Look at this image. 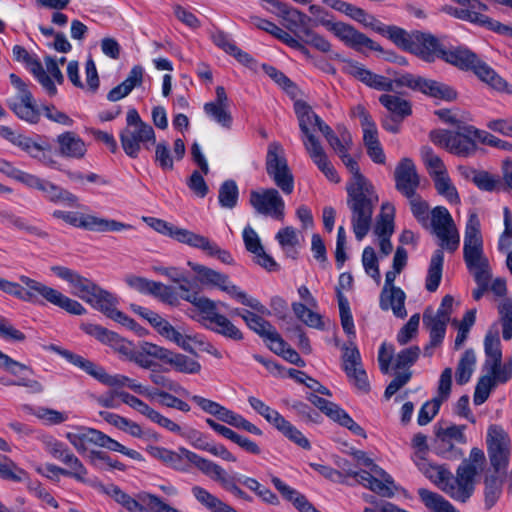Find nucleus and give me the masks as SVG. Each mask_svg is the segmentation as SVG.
<instances>
[{"instance_id": "obj_1", "label": "nucleus", "mask_w": 512, "mask_h": 512, "mask_svg": "<svg viewBox=\"0 0 512 512\" xmlns=\"http://www.w3.org/2000/svg\"><path fill=\"white\" fill-rule=\"evenodd\" d=\"M429 225L440 240V248L435 250L431 257L425 280L427 291L435 292L442 279L443 250L455 252L460 245V235L450 212L444 206H436L432 209Z\"/></svg>"}, {"instance_id": "obj_2", "label": "nucleus", "mask_w": 512, "mask_h": 512, "mask_svg": "<svg viewBox=\"0 0 512 512\" xmlns=\"http://www.w3.org/2000/svg\"><path fill=\"white\" fill-rule=\"evenodd\" d=\"M20 281L26 286V289L17 282L0 277V290L25 302L43 304L42 300H44L74 315H82L86 311L81 303L53 287L24 275L20 277Z\"/></svg>"}, {"instance_id": "obj_3", "label": "nucleus", "mask_w": 512, "mask_h": 512, "mask_svg": "<svg viewBox=\"0 0 512 512\" xmlns=\"http://www.w3.org/2000/svg\"><path fill=\"white\" fill-rule=\"evenodd\" d=\"M463 256L466 266L473 273L477 285L488 287L491 272L488 259L484 255L480 220L475 212L469 214L465 226Z\"/></svg>"}, {"instance_id": "obj_4", "label": "nucleus", "mask_w": 512, "mask_h": 512, "mask_svg": "<svg viewBox=\"0 0 512 512\" xmlns=\"http://www.w3.org/2000/svg\"><path fill=\"white\" fill-rule=\"evenodd\" d=\"M364 84L379 91L390 92L394 91L395 88L406 86L412 90L421 91L435 98L445 100H453L456 98V92L451 87L410 73L402 74L396 79L391 80L370 71Z\"/></svg>"}, {"instance_id": "obj_5", "label": "nucleus", "mask_w": 512, "mask_h": 512, "mask_svg": "<svg viewBox=\"0 0 512 512\" xmlns=\"http://www.w3.org/2000/svg\"><path fill=\"white\" fill-rule=\"evenodd\" d=\"M347 205L351 210V223L355 238L361 241L370 231L374 205L378 196L371 183L347 187Z\"/></svg>"}, {"instance_id": "obj_6", "label": "nucleus", "mask_w": 512, "mask_h": 512, "mask_svg": "<svg viewBox=\"0 0 512 512\" xmlns=\"http://www.w3.org/2000/svg\"><path fill=\"white\" fill-rule=\"evenodd\" d=\"M188 266L195 272L197 280L208 287L217 288L237 300L239 303L250 307L262 315H270V311L256 298L248 296L237 285L230 281L227 274L216 271L205 265L188 261Z\"/></svg>"}, {"instance_id": "obj_7", "label": "nucleus", "mask_w": 512, "mask_h": 512, "mask_svg": "<svg viewBox=\"0 0 512 512\" xmlns=\"http://www.w3.org/2000/svg\"><path fill=\"white\" fill-rule=\"evenodd\" d=\"M442 60L452 64L462 70H472L475 75L499 91L512 93L508 83L502 79L496 72L478 56L465 47H456L445 49L442 53Z\"/></svg>"}, {"instance_id": "obj_8", "label": "nucleus", "mask_w": 512, "mask_h": 512, "mask_svg": "<svg viewBox=\"0 0 512 512\" xmlns=\"http://www.w3.org/2000/svg\"><path fill=\"white\" fill-rule=\"evenodd\" d=\"M309 12L315 16V25L324 26L347 47L358 52H363L364 49L379 52L382 51V48L378 43L358 31L352 25L341 21L334 22L327 19L328 12L322 6L310 5Z\"/></svg>"}, {"instance_id": "obj_9", "label": "nucleus", "mask_w": 512, "mask_h": 512, "mask_svg": "<svg viewBox=\"0 0 512 512\" xmlns=\"http://www.w3.org/2000/svg\"><path fill=\"white\" fill-rule=\"evenodd\" d=\"M119 138L125 154L132 159L138 158L142 148L149 150L156 142L153 127L141 119L135 108L128 110Z\"/></svg>"}, {"instance_id": "obj_10", "label": "nucleus", "mask_w": 512, "mask_h": 512, "mask_svg": "<svg viewBox=\"0 0 512 512\" xmlns=\"http://www.w3.org/2000/svg\"><path fill=\"white\" fill-rule=\"evenodd\" d=\"M265 169L275 186L285 195L293 193L295 186L294 175L288 165L284 149L280 143L271 142L268 145Z\"/></svg>"}, {"instance_id": "obj_11", "label": "nucleus", "mask_w": 512, "mask_h": 512, "mask_svg": "<svg viewBox=\"0 0 512 512\" xmlns=\"http://www.w3.org/2000/svg\"><path fill=\"white\" fill-rule=\"evenodd\" d=\"M181 452L187 458V461L195 465L202 474L218 483L224 490L237 498L252 501V498L237 486L235 476L229 475L222 466L188 449H181Z\"/></svg>"}, {"instance_id": "obj_12", "label": "nucleus", "mask_w": 512, "mask_h": 512, "mask_svg": "<svg viewBox=\"0 0 512 512\" xmlns=\"http://www.w3.org/2000/svg\"><path fill=\"white\" fill-rule=\"evenodd\" d=\"M9 78L18 93L16 97L7 101V106L20 120L32 125L38 124L41 119V111L27 84L14 73L10 74Z\"/></svg>"}, {"instance_id": "obj_13", "label": "nucleus", "mask_w": 512, "mask_h": 512, "mask_svg": "<svg viewBox=\"0 0 512 512\" xmlns=\"http://www.w3.org/2000/svg\"><path fill=\"white\" fill-rule=\"evenodd\" d=\"M52 216L56 219L63 220L65 223L71 226L100 233L109 231H123L132 228L130 224L78 212L55 210L52 213Z\"/></svg>"}, {"instance_id": "obj_14", "label": "nucleus", "mask_w": 512, "mask_h": 512, "mask_svg": "<svg viewBox=\"0 0 512 512\" xmlns=\"http://www.w3.org/2000/svg\"><path fill=\"white\" fill-rule=\"evenodd\" d=\"M487 452L496 473L505 474L511 455V440L508 433L499 425H491L487 431Z\"/></svg>"}, {"instance_id": "obj_15", "label": "nucleus", "mask_w": 512, "mask_h": 512, "mask_svg": "<svg viewBox=\"0 0 512 512\" xmlns=\"http://www.w3.org/2000/svg\"><path fill=\"white\" fill-rule=\"evenodd\" d=\"M365 464L370 467V472L348 469L346 470L347 476L353 477L358 484H361L365 488L383 497H393L395 494L394 490L396 489L393 478L370 459H368Z\"/></svg>"}, {"instance_id": "obj_16", "label": "nucleus", "mask_w": 512, "mask_h": 512, "mask_svg": "<svg viewBox=\"0 0 512 512\" xmlns=\"http://www.w3.org/2000/svg\"><path fill=\"white\" fill-rule=\"evenodd\" d=\"M191 400L205 413L216 417L228 425L238 429H243L251 434L261 436L262 430L256 425L246 420L242 415L224 407L220 403L204 398L199 395H194Z\"/></svg>"}, {"instance_id": "obj_17", "label": "nucleus", "mask_w": 512, "mask_h": 512, "mask_svg": "<svg viewBox=\"0 0 512 512\" xmlns=\"http://www.w3.org/2000/svg\"><path fill=\"white\" fill-rule=\"evenodd\" d=\"M198 310L203 319L209 321L208 328L213 332L233 341H241L244 336L225 315L217 312V303L211 299L198 300Z\"/></svg>"}, {"instance_id": "obj_18", "label": "nucleus", "mask_w": 512, "mask_h": 512, "mask_svg": "<svg viewBox=\"0 0 512 512\" xmlns=\"http://www.w3.org/2000/svg\"><path fill=\"white\" fill-rule=\"evenodd\" d=\"M464 425H446L438 423L434 427L435 439L433 442L434 452L444 458H457L459 451L454 443H465Z\"/></svg>"}, {"instance_id": "obj_19", "label": "nucleus", "mask_w": 512, "mask_h": 512, "mask_svg": "<svg viewBox=\"0 0 512 512\" xmlns=\"http://www.w3.org/2000/svg\"><path fill=\"white\" fill-rule=\"evenodd\" d=\"M249 203L258 214L271 216L280 221L284 219L285 202L276 188L252 190Z\"/></svg>"}, {"instance_id": "obj_20", "label": "nucleus", "mask_w": 512, "mask_h": 512, "mask_svg": "<svg viewBox=\"0 0 512 512\" xmlns=\"http://www.w3.org/2000/svg\"><path fill=\"white\" fill-rule=\"evenodd\" d=\"M27 187L37 189L43 193L44 198L55 204H65L69 207H78V197L54 183L41 179L36 175H28L25 184Z\"/></svg>"}, {"instance_id": "obj_21", "label": "nucleus", "mask_w": 512, "mask_h": 512, "mask_svg": "<svg viewBox=\"0 0 512 512\" xmlns=\"http://www.w3.org/2000/svg\"><path fill=\"white\" fill-rule=\"evenodd\" d=\"M408 52L416 55L423 61L434 62L435 59L442 58L444 47L434 35L414 31L412 32V41Z\"/></svg>"}, {"instance_id": "obj_22", "label": "nucleus", "mask_w": 512, "mask_h": 512, "mask_svg": "<svg viewBox=\"0 0 512 512\" xmlns=\"http://www.w3.org/2000/svg\"><path fill=\"white\" fill-rule=\"evenodd\" d=\"M12 53L14 60L25 64L50 97L57 94L56 86L51 78L46 74L41 62L35 55H31L23 46L20 45H15L12 49Z\"/></svg>"}, {"instance_id": "obj_23", "label": "nucleus", "mask_w": 512, "mask_h": 512, "mask_svg": "<svg viewBox=\"0 0 512 512\" xmlns=\"http://www.w3.org/2000/svg\"><path fill=\"white\" fill-rule=\"evenodd\" d=\"M395 188L405 197H412L420 186V176L414 162L403 158L394 171Z\"/></svg>"}, {"instance_id": "obj_24", "label": "nucleus", "mask_w": 512, "mask_h": 512, "mask_svg": "<svg viewBox=\"0 0 512 512\" xmlns=\"http://www.w3.org/2000/svg\"><path fill=\"white\" fill-rule=\"evenodd\" d=\"M266 1L274 8L273 13L282 18L287 29L294 32L296 36L302 35L304 30L309 27L311 19L306 14L279 0Z\"/></svg>"}, {"instance_id": "obj_25", "label": "nucleus", "mask_w": 512, "mask_h": 512, "mask_svg": "<svg viewBox=\"0 0 512 512\" xmlns=\"http://www.w3.org/2000/svg\"><path fill=\"white\" fill-rule=\"evenodd\" d=\"M51 271L57 277L67 281L72 289V293L85 302L97 286V284L91 280L64 266H52Z\"/></svg>"}, {"instance_id": "obj_26", "label": "nucleus", "mask_w": 512, "mask_h": 512, "mask_svg": "<svg viewBox=\"0 0 512 512\" xmlns=\"http://www.w3.org/2000/svg\"><path fill=\"white\" fill-rule=\"evenodd\" d=\"M474 131H479V129L469 125L460 127L458 131L453 132L449 152L460 157L474 155L477 151V136Z\"/></svg>"}, {"instance_id": "obj_27", "label": "nucleus", "mask_w": 512, "mask_h": 512, "mask_svg": "<svg viewBox=\"0 0 512 512\" xmlns=\"http://www.w3.org/2000/svg\"><path fill=\"white\" fill-rule=\"evenodd\" d=\"M304 148L311 158L312 162L317 168L325 175V177L334 183L340 182V177L328 159V156L317 138L310 137L309 142L304 145Z\"/></svg>"}, {"instance_id": "obj_28", "label": "nucleus", "mask_w": 512, "mask_h": 512, "mask_svg": "<svg viewBox=\"0 0 512 512\" xmlns=\"http://www.w3.org/2000/svg\"><path fill=\"white\" fill-rule=\"evenodd\" d=\"M58 153L66 158L81 159L87 152V147L82 138L75 132L66 131L56 138Z\"/></svg>"}, {"instance_id": "obj_29", "label": "nucleus", "mask_w": 512, "mask_h": 512, "mask_svg": "<svg viewBox=\"0 0 512 512\" xmlns=\"http://www.w3.org/2000/svg\"><path fill=\"white\" fill-rule=\"evenodd\" d=\"M143 219L151 228H153L158 233L163 234L165 236H169L174 240L186 244L188 246H191L193 239L196 235V233L188 229L179 228L159 218L144 217Z\"/></svg>"}, {"instance_id": "obj_30", "label": "nucleus", "mask_w": 512, "mask_h": 512, "mask_svg": "<svg viewBox=\"0 0 512 512\" xmlns=\"http://www.w3.org/2000/svg\"><path fill=\"white\" fill-rule=\"evenodd\" d=\"M243 320L251 330L265 339L267 345L271 344L272 341L274 347H279L281 345V341L278 340L279 333L277 330L270 324V322L261 316L249 310H245Z\"/></svg>"}, {"instance_id": "obj_31", "label": "nucleus", "mask_w": 512, "mask_h": 512, "mask_svg": "<svg viewBox=\"0 0 512 512\" xmlns=\"http://www.w3.org/2000/svg\"><path fill=\"white\" fill-rule=\"evenodd\" d=\"M100 435V430L86 426H75L72 431L65 434V437L78 453L84 454L87 452L88 444L98 446Z\"/></svg>"}, {"instance_id": "obj_32", "label": "nucleus", "mask_w": 512, "mask_h": 512, "mask_svg": "<svg viewBox=\"0 0 512 512\" xmlns=\"http://www.w3.org/2000/svg\"><path fill=\"white\" fill-rule=\"evenodd\" d=\"M405 300L406 294L400 287L382 289L380 293L379 306L383 311L391 309L394 316L403 319L407 316Z\"/></svg>"}, {"instance_id": "obj_33", "label": "nucleus", "mask_w": 512, "mask_h": 512, "mask_svg": "<svg viewBox=\"0 0 512 512\" xmlns=\"http://www.w3.org/2000/svg\"><path fill=\"white\" fill-rule=\"evenodd\" d=\"M144 78V69L140 65H135L129 71L126 79L111 89L107 95V99L111 102H116L126 97L130 92L142 85Z\"/></svg>"}, {"instance_id": "obj_34", "label": "nucleus", "mask_w": 512, "mask_h": 512, "mask_svg": "<svg viewBox=\"0 0 512 512\" xmlns=\"http://www.w3.org/2000/svg\"><path fill=\"white\" fill-rule=\"evenodd\" d=\"M161 361L169 364L175 371L184 374H197L201 364L187 355L173 352L163 347Z\"/></svg>"}, {"instance_id": "obj_35", "label": "nucleus", "mask_w": 512, "mask_h": 512, "mask_svg": "<svg viewBox=\"0 0 512 512\" xmlns=\"http://www.w3.org/2000/svg\"><path fill=\"white\" fill-rule=\"evenodd\" d=\"M182 449L184 448L182 447ZM146 451L151 457L161 461L170 468L178 471H187L183 457L185 459L187 458L181 452V448H179L180 454L167 448L154 445L147 446Z\"/></svg>"}, {"instance_id": "obj_36", "label": "nucleus", "mask_w": 512, "mask_h": 512, "mask_svg": "<svg viewBox=\"0 0 512 512\" xmlns=\"http://www.w3.org/2000/svg\"><path fill=\"white\" fill-rule=\"evenodd\" d=\"M295 113L299 121V127L303 134L302 142L306 145L310 137L316 138L310 131V126H315L319 116L312 110V108L305 102H296L294 105Z\"/></svg>"}, {"instance_id": "obj_37", "label": "nucleus", "mask_w": 512, "mask_h": 512, "mask_svg": "<svg viewBox=\"0 0 512 512\" xmlns=\"http://www.w3.org/2000/svg\"><path fill=\"white\" fill-rule=\"evenodd\" d=\"M162 349L161 346L145 342L140 349L134 348L129 361L141 368L151 369L155 365L152 358L161 360Z\"/></svg>"}, {"instance_id": "obj_38", "label": "nucleus", "mask_w": 512, "mask_h": 512, "mask_svg": "<svg viewBox=\"0 0 512 512\" xmlns=\"http://www.w3.org/2000/svg\"><path fill=\"white\" fill-rule=\"evenodd\" d=\"M418 469L440 489L447 481L452 480V473L441 465H433L429 463L425 457L415 460Z\"/></svg>"}, {"instance_id": "obj_39", "label": "nucleus", "mask_w": 512, "mask_h": 512, "mask_svg": "<svg viewBox=\"0 0 512 512\" xmlns=\"http://www.w3.org/2000/svg\"><path fill=\"white\" fill-rule=\"evenodd\" d=\"M449 320L433 315V312L426 310L423 314V325L429 331L431 345H441L446 333V326Z\"/></svg>"}, {"instance_id": "obj_40", "label": "nucleus", "mask_w": 512, "mask_h": 512, "mask_svg": "<svg viewBox=\"0 0 512 512\" xmlns=\"http://www.w3.org/2000/svg\"><path fill=\"white\" fill-rule=\"evenodd\" d=\"M86 302L103 312L108 317L112 314V311L116 309V305L118 304L117 298L112 293L102 289L98 285L90 294Z\"/></svg>"}, {"instance_id": "obj_41", "label": "nucleus", "mask_w": 512, "mask_h": 512, "mask_svg": "<svg viewBox=\"0 0 512 512\" xmlns=\"http://www.w3.org/2000/svg\"><path fill=\"white\" fill-rule=\"evenodd\" d=\"M363 142L370 159L377 164H384L386 157L378 139L377 126L363 129Z\"/></svg>"}, {"instance_id": "obj_42", "label": "nucleus", "mask_w": 512, "mask_h": 512, "mask_svg": "<svg viewBox=\"0 0 512 512\" xmlns=\"http://www.w3.org/2000/svg\"><path fill=\"white\" fill-rule=\"evenodd\" d=\"M191 247L200 249L209 256L217 257L222 263H233V257L229 251L221 249L215 242L203 235L196 233Z\"/></svg>"}, {"instance_id": "obj_43", "label": "nucleus", "mask_w": 512, "mask_h": 512, "mask_svg": "<svg viewBox=\"0 0 512 512\" xmlns=\"http://www.w3.org/2000/svg\"><path fill=\"white\" fill-rule=\"evenodd\" d=\"M379 102L400 121L412 113L410 102L398 95L382 94Z\"/></svg>"}, {"instance_id": "obj_44", "label": "nucleus", "mask_w": 512, "mask_h": 512, "mask_svg": "<svg viewBox=\"0 0 512 512\" xmlns=\"http://www.w3.org/2000/svg\"><path fill=\"white\" fill-rule=\"evenodd\" d=\"M484 350L486 361L484 365L502 361L501 342L499 338L498 325L495 323L487 332L484 339Z\"/></svg>"}, {"instance_id": "obj_45", "label": "nucleus", "mask_w": 512, "mask_h": 512, "mask_svg": "<svg viewBox=\"0 0 512 512\" xmlns=\"http://www.w3.org/2000/svg\"><path fill=\"white\" fill-rule=\"evenodd\" d=\"M423 504L432 512H460L440 494L425 488L418 489Z\"/></svg>"}, {"instance_id": "obj_46", "label": "nucleus", "mask_w": 512, "mask_h": 512, "mask_svg": "<svg viewBox=\"0 0 512 512\" xmlns=\"http://www.w3.org/2000/svg\"><path fill=\"white\" fill-rule=\"evenodd\" d=\"M103 491L130 512H148L147 509L141 505L140 500L132 498L117 485L110 484L107 487H103Z\"/></svg>"}, {"instance_id": "obj_47", "label": "nucleus", "mask_w": 512, "mask_h": 512, "mask_svg": "<svg viewBox=\"0 0 512 512\" xmlns=\"http://www.w3.org/2000/svg\"><path fill=\"white\" fill-rule=\"evenodd\" d=\"M53 350L59 353L62 357H64L67 361H69L71 364L81 368L84 370L87 374L92 376L97 380L98 374H100V371L102 369V366H99L95 364L94 362L87 360L83 358L82 356L75 354L68 350H63L60 348L53 347Z\"/></svg>"}, {"instance_id": "obj_48", "label": "nucleus", "mask_w": 512, "mask_h": 512, "mask_svg": "<svg viewBox=\"0 0 512 512\" xmlns=\"http://www.w3.org/2000/svg\"><path fill=\"white\" fill-rule=\"evenodd\" d=\"M271 482L274 485L275 489L281 494V496L291 502L294 507L299 511L301 507L308 500L305 495L287 485L277 476H271Z\"/></svg>"}, {"instance_id": "obj_49", "label": "nucleus", "mask_w": 512, "mask_h": 512, "mask_svg": "<svg viewBox=\"0 0 512 512\" xmlns=\"http://www.w3.org/2000/svg\"><path fill=\"white\" fill-rule=\"evenodd\" d=\"M394 206L385 203L382 205V213L380 214L374 232L378 237H391L394 231Z\"/></svg>"}, {"instance_id": "obj_50", "label": "nucleus", "mask_w": 512, "mask_h": 512, "mask_svg": "<svg viewBox=\"0 0 512 512\" xmlns=\"http://www.w3.org/2000/svg\"><path fill=\"white\" fill-rule=\"evenodd\" d=\"M279 432H281L286 438L294 442L296 445L303 449L309 450L311 448L309 440L298 430L292 423L286 420L284 417L274 426Z\"/></svg>"}, {"instance_id": "obj_51", "label": "nucleus", "mask_w": 512, "mask_h": 512, "mask_svg": "<svg viewBox=\"0 0 512 512\" xmlns=\"http://www.w3.org/2000/svg\"><path fill=\"white\" fill-rule=\"evenodd\" d=\"M476 356L473 350H466L462 355L456 369V382L459 385L466 384L474 371Z\"/></svg>"}, {"instance_id": "obj_52", "label": "nucleus", "mask_w": 512, "mask_h": 512, "mask_svg": "<svg viewBox=\"0 0 512 512\" xmlns=\"http://www.w3.org/2000/svg\"><path fill=\"white\" fill-rule=\"evenodd\" d=\"M292 310L296 317L307 326L320 330L324 328L321 315L309 309L305 304L294 302Z\"/></svg>"}, {"instance_id": "obj_53", "label": "nucleus", "mask_w": 512, "mask_h": 512, "mask_svg": "<svg viewBox=\"0 0 512 512\" xmlns=\"http://www.w3.org/2000/svg\"><path fill=\"white\" fill-rule=\"evenodd\" d=\"M435 189L438 194L445 197L449 203L458 204L460 203V197L456 187L452 184L448 173L443 175L434 176Z\"/></svg>"}, {"instance_id": "obj_54", "label": "nucleus", "mask_w": 512, "mask_h": 512, "mask_svg": "<svg viewBox=\"0 0 512 512\" xmlns=\"http://www.w3.org/2000/svg\"><path fill=\"white\" fill-rule=\"evenodd\" d=\"M239 190L234 180L224 181L218 194L219 204L222 208L233 209L238 203Z\"/></svg>"}, {"instance_id": "obj_55", "label": "nucleus", "mask_w": 512, "mask_h": 512, "mask_svg": "<svg viewBox=\"0 0 512 512\" xmlns=\"http://www.w3.org/2000/svg\"><path fill=\"white\" fill-rule=\"evenodd\" d=\"M0 477L5 480L22 482L28 478V474L11 459L0 455Z\"/></svg>"}, {"instance_id": "obj_56", "label": "nucleus", "mask_w": 512, "mask_h": 512, "mask_svg": "<svg viewBox=\"0 0 512 512\" xmlns=\"http://www.w3.org/2000/svg\"><path fill=\"white\" fill-rule=\"evenodd\" d=\"M156 331L164 338L176 343L179 347L185 351H190V345L188 340H192L189 336H183L178 330H176L166 319H163L161 324L157 327Z\"/></svg>"}, {"instance_id": "obj_57", "label": "nucleus", "mask_w": 512, "mask_h": 512, "mask_svg": "<svg viewBox=\"0 0 512 512\" xmlns=\"http://www.w3.org/2000/svg\"><path fill=\"white\" fill-rule=\"evenodd\" d=\"M409 200L410 209L414 218L423 226L429 224V204L417 193L412 197H406Z\"/></svg>"}, {"instance_id": "obj_58", "label": "nucleus", "mask_w": 512, "mask_h": 512, "mask_svg": "<svg viewBox=\"0 0 512 512\" xmlns=\"http://www.w3.org/2000/svg\"><path fill=\"white\" fill-rule=\"evenodd\" d=\"M203 110L210 118H212L222 127L230 128L232 124V116L228 111V106L213 103H205L203 106Z\"/></svg>"}, {"instance_id": "obj_59", "label": "nucleus", "mask_w": 512, "mask_h": 512, "mask_svg": "<svg viewBox=\"0 0 512 512\" xmlns=\"http://www.w3.org/2000/svg\"><path fill=\"white\" fill-rule=\"evenodd\" d=\"M421 350L419 346L413 345L402 349L397 353L394 361V367L397 370L405 369L409 370L413 366L420 356Z\"/></svg>"}, {"instance_id": "obj_60", "label": "nucleus", "mask_w": 512, "mask_h": 512, "mask_svg": "<svg viewBox=\"0 0 512 512\" xmlns=\"http://www.w3.org/2000/svg\"><path fill=\"white\" fill-rule=\"evenodd\" d=\"M442 490L447 493L453 499L465 502L472 495L473 490L460 482L459 479L452 476L451 481H447V483L442 486Z\"/></svg>"}, {"instance_id": "obj_61", "label": "nucleus", "mask_w": 512, "mask_h": 512, "mask_svg": "<svg viewBox=\"0 0 512 512\" xmlns=\"http://www.w3.org/2000/svg\"><path fill=\"white\" fill-rule=\"evenodd\" d=\"M250 406L260 414L268 423L275 426L283 417L278 411L266 405L262 400L254 396L248 397Z\"/></svg>"}, {"instance_id": "obj_62", "label": "nucleus", "mask_w": 512, "mask_h": 512, "mask_svg": "<svg viewBox=\"0 0 512 512\" xmlns=\"http://www.w3.org/2000/svg\"><path fill=\"white\" fill-rule=\"evenodd\" d=\"M502 478L500 475H490L485 479V503L491 508L501 494Z\"/></svg>"}, {"instance_id": "obj_63", "label": "nucleus", "mask_w": 512, "mask_h": 512, "mask_svg": "<svg viewBox=\"0 0 512 512\" xmlns=\"http://www.w3.org/2000/svg\"><path fill=\"white\" fill-rule=\"evenodd\" d=\"M362 264L365 272L373 278L377 284L381 281L378 259L374 249L370 246L364 248L362 253Z\"/></svg>"}, {"instance_id": "obj_64", "label": "nucleus", "mask_w": 512, "mask_h": 512, "mask_svg": "<svg viewBox=\"0 0 512 512\" xmlns=\"http://www.w3.org/2000/svg\"><path fill=\"white\" fill-rule=\"evenodd\" d=\"M498 312L500 315L503 339L510 340L512 339V301H503L498 307Z\"/></svg>"}]
</instances>
